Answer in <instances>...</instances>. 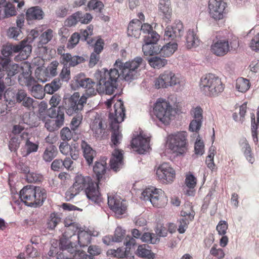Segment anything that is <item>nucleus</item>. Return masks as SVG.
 I'll return each mask as SVG.
<instances>
[{"label": "nucleus", "instance_id": "obj_19", "mask_svg": "<svg viewBox=\"0 0 259 259\" xmlns=\"http://www.w3.org/2000/svg\"><path fill=\"white\" fill-rule=\"evenodd\" d=\"M106 125L103 124V120L100 117L95 118L91 124V128L97 138H102L106 133Z\"/></svg>", "mask_w": 259, "mask_h": 259}, {"label": "nucleus", "instance_id": "obj_30", "mask_svg": "<svg viewBox=\"0 0 259 259\" xmlns=\"http://www.w3.org/2000/svg\"><path fill=\"white\" fill-rule=\"evenodd\" d=\"M239 144L247 160L250 163H253L254 159L251 153V147L246 139L245 138L241 139L240 140Z\"/></svg>", "mask_w": 259, "mask_h": 259}, {"label": "nucleus", "instance_id": "obj_25", "mask_svg": "<svg viewBox=\"0 0 259 259\" xmlns=\"http://www.w3.org/2000/svg\"><path fill=\"white\" fill-rule=\"evenodd\" d=\"M200 40L197 35V31L194 29H190L186 36V45L188 49L196 48L199 45Z\"/></svg>", "mask_w": 259, "mask_h": 259}, {"label": "nucleus", "instance_id": "obj_4", "mask_svg": "<svg viewBox=\"0 0 259 259\" xmlns=\"http://www.w3.org/2000/svg\"><path fill=\"white\" fill-rule=\"evenodd\" d=\"M201 91L207 96H218L224 89L221 79L213 74H207L201 78Z\"/></svg>", "mask_w": 259, "mask_h": 259}, {"label": "nucleus", "instance_id": "obj_10", "mask_svg": "<svg viewBox=\"0 0 259 259\" xmlns=\"http://www.w3.org/2000/svg\"><path fill=\"white\" fill-rule=\"evenodd\" d=\"M181 80L179 77L170 70H166L161 73L155 80V86L157 89L166 88L169 86H174L180 84Z\"/></svg>", "mask_w": 259, "mask_h": 259}, {"label": "nucleus", "instance_id": "obj_63", "mask_svg": "<svg viewBox=\"0 0 259 259\" xmlns=\"http://www.w3.org/2000/svg\"><path fill=\"white\" fill-rule=\"evenodd\" d=\"M249 46L252 50L259 52V33L252 38Z\"/></svg>", "mask_w": 259, "mask_h": 259}, {"label": "nucleus", "instance_id": "obj_56", "mask_svg": "<svg viewBox=\"0 0 259 259\" xmlns=\"http://www.w3.org/2000/svg\"><path fill=\"white\" fill-rule=\"evenodd\" d=\"M21 30L18 27H12L9 29L8 36L11 38L17 40L21 37Z\"/></svg>", "mask_w": 259, "mask_h": 259}, {"label": "nucleus", "instance_id": "obj_6", "mask_svg": "<svg viewBox=\"0 0 259 259\" xmlns=\"http://www.w3.org/2000/svg\"><path fill=\"white\" fill-rule=\"evenodd\" d=\"M87 100L86 96H82L80 97L78 93H74L69 98L64 99V110H65L67 114L69 116L78 113L82 110Z\"/></svg>", "mask_w": 259, "mask_h": 259}, {"label": "nucleus", "instance_id": "obj_13", "mask_svg": "<svg viewBox=\"0 0 259 259\" xmlns=\"http://www.w3.org/2000/svg\"><path fill=\"white\" fill-rule=\"evenodd\" d=\"M108 204L109 208L112 210L117 215H120L125 213L126 205L124 200H121L117 195H108Z\"/></svg>", "mask_w": 259, "mask_h": 259}, {"label": "nucleus", "instance_id": "obj_16", "mask_svg": "<svg viewBox=\"0 0 259 259\" xmlns=\"http://www.w3.org/2000/svg\"><path fill=\"white\" fill-rule=\"evenodd\" d=\"M211 52L218 56H223L230 51V45L227 39L218 38V36L213 40L211 46Z\"/></svg>", "mask_w": 259, "mask_h": 259}, {"label": "nucleus", "instance_id": "obj_58", "mask_svg": "<svg viewBox=\"0 0 259 259\" xmlns=\"http://www.w3.org/2000/svg\"><path fill=\"white\" fill-rule=\"evenodd\" d=\"M60 136L61 139L65 141H68L72 138V133L70 130L67 127H63L60 132Z\"/></svg>", "mask_w": 259, "mask_h": 259}, {"label": "nucleus", "instance_id": "obj_34", "mask_svg": "<svg viewBox=\"0 0 259 259\" xmlns=\"http://www.w3.org/2000/svg\"><path fill=\"white\" fill-rule=\"evenodd\" d=\"M62 83L59 78H55L51 82L47 83L44 87V91L47 94H53L61 87Z\"/></svg>", "mask_w": 259, "mask_h": 259}, {"label": "nucleus", "instance_id": "obj_41", "mask_svg": "<svg viewBox=\"0 0 259 259\" xmlns=\"http://www.w3.org/2000/svg\"><path fill=\"white\" fill-rule=\"evenodd\" d=\"M28 39H24L22 41V49L20 52L21 59H26L30 55L32 51V46Z\"/></svg>", "mask_w": 259, "mask_h": 259}, {"label": "nucleus", "instance_id": "obj_18", "mask_svg": "<svg viewBox=\"0 0 259 259\" xmlns=\"http://www.w3.org/2000/svg\"><path fill=\"white\" fill-rule=\"evenodd\" d=\"M112 155L110 160V168L114 171H117L123 165V151L115 149L113 151Z\"/></svg>", "mask_w": 259, "mask_h": 259}, {"label": "nucleus", "instance_id": "obj_64", "mask_svg": "<svg viewBox=\"0 0 259 259\" xmlns=\"http://www.w3.org/2000/svg\"><path fill=\"white\" fill-rule=\"evenodd\" d=\"M65 259H94L91 255L87 254L84 251L76 252L73 258L66 257Z\"/></svg>", "mask_w": 259, "mask_h": 259}, {"label": "nucleus", "instance_id": "obj_12", "mask_svg": "<svg viewBox=\"0 0 259 259\" xmlns=\"http://www.w3.org/2000/svg\"><path fill=\"white\" fill-rule=\"evenodd\" d=\"M227 3L223 0H209L208 9L210 17L216 20L222 19L227 13Z\"/></svg>", "mask_w": 259, "mask_h": 259}, {"label": "nucleus", "instance_id": "obj_48", "mask_svg": "<svg viewBox=\"0 0 259 259\" xmlns=\"http://www.w3.org/2000/svg\"><path fill=\"white\" fill-rule=\"evenodd\" d=\"M81 190L78 188L74 183L70 187L65 193V199L66 201H70L74 197L78 195Z\"/></svg>", "mask_w": 259, "mask_h": 259}, {"label": "nucleus", "instance_id": "obj_26", "mask_svg": "<svg viewBox=\"0 0 259 259\" xmlns=\"http://www.w3.org/2000/svg\"><path fill=\"white\" fill-rule=\"evenodd\" d=\"M141 22L138 19H133L129 23L127 27V35L128 36L139 38L141 35L140 25Z\"/></svg>", "mask_w": 259, "mask_h": 259}, {"label": "nucleus", "instance_id": "obj_44", "mask_svg": "<svg viewBox=\"0 0 259 259\" xmlns=\"http://www.w3.org/2000/svg\"><path fill=\"white\" fill-rule=\"evenodd\" d=\"M208 153L209 154L206 157L205 163L208 168L211 170H213L215 169V165L213 160V157L215 153V148L212 146L210 147Z\"/></svg>", "mask_w": 259, "mask_h": 259}, {"label": "nucleus", "instance_id": "obj_32", "mask_svg": "<svg viewBox=\"0 0 259 259\" xmlns=\"http://www.w3.org/2000/svg\"><path fill=\"white\" fill-rule=\"evenodd\" d=\"M17 15V11L15 7L11 3H8L3 8V10H0V19H3L5 18Z\"/></svg>", "mask_w": 259, "mask_h": 259}, {"label": "nucleus", "instance_id": "obj_11", "mask_svg": "<svg viewBox=\"0 0 259 259\" xmlns=\"http://www.w3.org/2000/svg\"><path fill=\"white\" fill-rule=\"evenodd\" d=\"M159 38L158 34L153 33L144 38V44L142 47V51L145 56H153L159 54L160 46L157 42Z\"/></svg>", "mask_w": 259, "mask_h": 259}, {"label": "nucleus", "instance_id": "obj_9", "mask_svg": "<svg viewBox=\"0 0 259 259\" xmlns=\"http://www.w3.org/2000/svg\"><path fill=\"white\" fill-rule=\"evenodd\" d=\"M0 64L4 70L3 78H5V74H7L5 77V83L8 85H11V77L20 72L22 70V68L17 64L12 63L9 58H3V57H0Z\"/></svg>", "mask_w": 259, "mask_h": 259}, {"label": "nucleus", "instance_id": "obj_59", "mask_svg": "<svg viewBox=\"0 0 259 259\" xmlns=\"http://www.w3.org/2000/svg\"><path fill=\"white\" fill-rule=\"evenodd\" d=\"M217 246L216 244L213 245L210 250V254L219 259H222L224 257L225 253L222 248H217Z\"/></svg>", "mask_w": 259, "mask_h": 259}, {"label": "nucleus", "instance_id": "obj_22", "mask_svg": "<svg viewBox=\"0 0 259 259\" xmlns=\"http://www.w3.org/2000/svg\"><path fill=\"white\" fill-rule=\"evenodd\" d=\"M99 183V182L97 183L93 182L84 191L88 198L96 203L99 202L101 199V194L98 190Z\"/></svg>", "mask_w": 259, "mask_h": 259}, {"label": "nucleus", "instance_id": "obj_31", "mask_svg": "<svg viewBox=\"0 0 259 259\" xmlns=\"http://www.w3.org/2000/svg\"><path fill=\"white\" fill-rule=\"evenodd\" d=\"M177 48L178 45L176 42H169L162 47H160L159 54L163 57H168L174 53Z\"/></svg>", "mask_w": 259, "mask_h": 259}, {"label": "nucleus", "instance_id": "obj_42", "mask_svg": "<svg viewBox=\"0 0 259 259\" xmlns=\"http://www.w3.org/2000/svg\"><path fill=\"white\" fill-rule=\"evenodd\" d=\"M250 88V82L248 79L239 77L236 81V89L240 92H246Z\"/></svg>", "mask_w": 259, "mask_h": 259}, {"label": "nucleus", "instance_id": "obj_55", "mask_svg": "<svg viewBox=\"0 0 259 259\" xmlns=\"http://www.w3.org/2000/svg\"><path fill=\"white\" fill-rule=\"evenodd\" d=\"M4 98L9 104L14 105L16 103V93L8 90L4 94Z\"/></svg>", "mask_w": 259, "mask_h": 259}, {"label": "nucleus", "instance_id": "obj_40", "mask_svg": "<svg viewBox=\"0 0 259 259\" xmlns=\"http://www.w3.org/2000/svg\"><path fill=\"white\" fill-rule=\"evenodd\" d=\"M149 65L154 68L159 69L167 64L166 59L157 56L152 57L148 60Z\"/></svg>", "mask_w": 259, "mask_h": 259}, {"label": "nucleus", "instance_id": "obj_60", "mask_svg": "<svg viewBox=\"0 0 259 259\" xmlns=\"http://www.w3.org/2000/svg\"><path fill=\"white\" fill-rule=\"evenodd\" d=\"M36 104L37 103L36 101L27 96L22 102L23 106L29 110H33Z\"/></svg>", "mask_w": 259, "mask_h": 259}, {"label": "nucleus", "instance_id": "obj_27", "mask_svg": "<svg viewBox=\"0 0 259 259\" xmlns=\"http://www.w3.org/2000/svg\"><path fill=\"white\" fill-rule=\"evenodd\" d=\"M93 182L92 179L88 176H84L82 175H78L75 178L74 184L82 191L86 190Z\"/></svg>", "mask_w": 259, "mask_h": 259}, {"label": "nucleus", "instance_id": "obj_1", "mask_svg": "<svg viewBox=\"0 0 259 259\" xmlns=\"http://www.w3.org/2000/svg\"><path fill=\"white\" fill-rule=\"evenodd\" d=\"M143 61L141 57H136L133 60L124 63L118 59L114 64V68L110 70L106 68L97 70L95 73V77L98 80L97 92L112 95L117 89V81L119 78L126 81H131L138 78L140 75L139 67Z\"/></svg>", "mask_w": 259, "mask_h": 259}, {"label": "nucleus", "instance_id": "obj_54", "mask_svg": "<svg viewBox=\"0 0 259 259\" xmlns=\"http://www.w3.org/2000/svg\"><path fill=\"white\" fill-rule=\"evenodd\" d=\"M142 32L145 35L144 38H145L149 34H153V33L158 34L156 31H154L152 26L148 23H144L140 25V32Z\"/></svg>", "mask_w": 259, "mask_h": 259}, {"label": "nucleus", "instance_id": "obj_5", "mask_svg": "<svg viewBox=\"0 0 259 259\" xmlns=\"http://www.w3.org/2000/svg\"><path fill=\"white\" fill-rule=\"evenodd\" d=\"M141 198L149 201L155 207H163L167 202V197L161 189L150 187L145 189L142 193Z\"/></svg>", "mask_w": 259, "mask_h": 259}, {"label": "nucleus", "instance_id": "obj_21", "mask_svg": "<svg viewBox=\"0 0 259 259\" xmlns=\"http://www.w3.org/2000/svg\"><path fill=\"white\" fill-rule=\"evenodd\" d=\"M78 85L86 89L85 93L82 96H85L87 99L91 96L94 95L96 94V90H95L94 86L95 82L93 81L90 78H84L78 81Z\"/></svg>", "mask_w": 259, "mask_h": 259}, {"label": "nucleus", "instance_id": "obj_20", "mask_svg": "<svg viewBox=\"0 0 259 259\" xmlns=\"http://www.w3.org/2000/svg\"><path fill=\"white\" fill-rule=\"evenodd\" d=\"M61 63L64 66H67L69 63V67L75 66L78 64L84 62L85 59L82 56H72L69 53H65L61 55Z\"/></svg>", "mask_w": 259, "mask_h": 259}, {"label": "nucleus", "instance_id": "obj_8", "mask_svg": "<svg viewBox=\"0 0 259 259\" xmlns=\"http://www.w3.org/2000/svg\"><path fill=\"white\" fill-rule=\"evenodd\" d=\"M186 132L182 131L169 136V148L177 155H182L187 150Z\"/></svg>", "mask_w": 259, "mask_h": 259}, {"label": "nucleus", "instance_id": "obj_2", "mask_svg": "<svg viewBox=\"0 0 259 259\" xmlns=\"http://www.w3.org/2000/svg\"><path fill=\"white\" fill-rule=\"evenodd\" d=\"M19 198L26 205L37 207L42 205L47 198V193L40 187L26 186L20 191Z\"/></svg>", "mask_w": 259, "mask_h": 259}, {"label": "nucleus", "instance_id": "obj_29", "mask_svg": "<svg viewBox=\"0 0 259 259\" xmlns=\"http://www.w3.org/2000/svg\"><path fill=\"white\" fill-rule=\"evenodd\" d=\"M107 163L106 160H102L101 161H96L93 167V171L96 175L97 179L99 182L102 179L106 171Z\"/></svg>", "mask_w": 259, "mask_h": 259}, {"label": "nucleus", "instance_id": "obj_28", "mask_svg": "<svg viewBox=\"0 0 259 259\" xmlns=\"http://www.w3.org/2000/svg\"><path fill=\"white\" fill-rule=\"evenodd\" d=\"M170 0H159L158 9L160 15L169 20L171 14Z\"/></svg>", "mask_w": 259, "mask_h": 259}, {"label": "nucleus", "instance_id": "obj_3", "mask_svg": "<svg viewBox=\"0 0 259 259\" xmlns=\"http://www.w3.org/2000/svg\"><path fill=\"white\" fill-rule=\"evenodd\" d=\"M125 111L123 103L119 100L114 105V112H110L109 115L110 128L112 131L111 140L114 146L119 144L122 138V135L119 131V123L123 121Z\"/></svg>", "mask_w": 259, "mask_h": 259}, {"label": "nucleus", "instance_id": "obj_33", "mask_svg": "<svg viewBox=\"0 0 259 259\" xmlns=\"http://www.w3.org/2000/svg\"><path fill=\"white\" fill-rule=\"evenodd\" d=\"M58 150L57 147L53 145L47 147L43 154L42 159L46 162H51L57 155Z\"/></svg>", "mask_w": 259, "mask_h": 259}, {"label": "nucleus", "instance_id": "obj_15", "mask_svg": "<svg viewBox=\"0 0 259 259\" xmlns=\"http://www.w3.org/2000/svg\"><path fill=\"white\" fill-rule=\"evenodd\" d=\"M183 31L182 23L180 21H177L172 25L168 26L166 27L164 33V39L174 40V41L176 42L181 37Z\"/></svg>", "mask_w": 259, "mask_h": 259}, {"label": "nucleus", "instance_id": "obj_49", "mask_svg": "<svg viewBox=\"0 0 259 259\" xmlns=\"http://www.w3.org/2000/svg\"><path fill=\"white\" fill-rule=\"evenodd\" d=\"M89 10H93L99 13H101L103 9L104 5L101 1L97 0H91L88 4Z\"/></svg>", "mask_w": 259, "mask_h": 259}, {"label": "nucleus", "instance_id": "obj_37", "mask_svg": "<svg viewBox=\"0 0 259 259\" xmlns=\"http://www.w3.org/2000/svg\"><path fill=\"white\" fill-rule=\"evenodd\" d=\"M148 247V246L146 244L139 245L137 250V254L141 257L147 258L148 259L154 258V253H152Z\"/></svg>", "mask_w": 259, "mask_h": 259}, {"label": "nucleus", "instance_id": "obj_52", "mask_svg": "<svg viewBox=\"0 0 259 259\" xmlns=\"http://www.w3.org/2000/svg\"><path fill=\"white\" fill-rule=\"evenodd\" d=\"M185 183L188 188L194 189L197 184V179L193 175L190 173L186 175Z\"/></svg>", "mask_w": 259, "mask_h": 259}, {"label": "nucleus", "instance_id": "obj_43", "mask_svg": "<svg viewBox=\"0 0 259 259\" xmlns=\"http://www.w3.org/2000/svg\"><path fill=\"white\" fill-rule=\"evenodd\" d=\"M61 219L58 213H51L47 225L49 229L53 230L56 226L61 222Z\"/></svg>", "mask_w": 259, "mask_h": 259}, {"label": "nucleus", "instance_id": "obj_61", "mask_svg": "<svg viewBox=\"0 0 259 259\" xmlns=\"http://www.w3.org/2000/svg\"><path fill=\"white\" fill-rule=\"evenodd\" d=\"M195 153L196 155H202L204 152V145L203 141L197 139L194 146Z\"/></svg>", "mask_w": 259, "mask_h": 259}, {"label": "nucleus", "instance_id": "obj_23", "mask_svg": "<svg viewBox=\"0 0 259 259\" xmlns=\"http://www.w3.org/2000/svg\"><path fill=\"white\" fill-rule=\"evenodd\" d=\"M45 14L41 8L38 6L32 7L26 12V19L28 21L40 20L43 19Z\"/></svg>", "mask_w": 259, "mask_h": 259}, {"label": "nucleus", "instance_id": "obj_46", "mask_svg": "<svg viewBox=\"0 0 259 259\" xmlns=\"http://www.w3.org/2000/svg\"><path fill=\"white\" fill-rule=\"evenodd\" d=\"M53 37V31L48 29L44 31L39 37V44L41 45H46L50 41Z\"/></svg>", "mask_w": 259, "mask_h": 259}, {"label": "nucleus", "instance_id": "obj_45", "mask_svg": "<svg viewBox=\"0 0 259 259\" xmlns=\"http://www.w3.org/2000/svg\"><path fill=\"white\" fill-rule=\"evenodd\" d=\"M251 134L253 140L255 143L258 142L257 130L259 123V117L257 116V119L255 120L254 114L251 116Z\"/></svg>", "mask_w": 259, "mask_h": 259}, {"label": "nucleus", "instance_id": "obj_47", "mask_svg": "<svg viewBox=\"0 0 259 259\" xmlns=\"http://www.w3.org/2000/svg\"><path fill=\"white\" fill-rule=\"evenodd\" d=\"M31 95L36 99H42L44 96L42 87L39 84H36L31 87L29 89Z\"/></svg>", "mask_w": 259, "mask_h": 259}, {"label": "nucleus", "instance_id": "obj_14", "mask_svg": "<svg viewBox=\"0 0 259 259\" xmlns=\"http://www.w3.org/2000/svg\"><path fill=\"white\" fill-rule=\"evenodd\" d=\"M158 179L163 183H170L175 178V171L167 163L160 164L156 170Z\"/></svg>", "mask_w": 259, "mask_h": 259}, {"label": "nucleus", "instance_id": "obj_7", "mask_svg": "<svg viewBox=\"0 0 259 259\" xmlns=\"http://www.w3.org/2000/svg\"><path fill=\"white\" fill-rule=\"evenodd\" d=\"M153 112L159 121L167 124L171 118L173 109L168 102L159 99L155 104Z\"/></svg>", "mask_w": 259, "mask_h": 259}, {"label": "nucleus", "instance_id": "obj_36", "mask_svg": "<svg viewBox=\"0 0 259 259\" xmlns=\"http://www.w3.org/2000/svg\"><path fill=\"white\" fill-rule=\"evenodd\" d=\"M48 113L51 118L60 119V117H62L63 121H64V108L61 106L51 107L49 109Z\"/></svg>", "mask_w": 259, "mask_h": 259}, {"label": "nucleus", "instance_id": "obj_24", "mask_svg": "<svg viewBox=\"0 0 259 259\" xmlns=\"http://www.w3.org/2000/svg\"><path fill=\"white\" fill-rule=\"evenodd\" d=\"M80 146L83 152V156L89 165L93 163V159L96 155V152L84 140H82Z\"/></svg>", "mask_w": 259, "mask_h": 259}, {"label": "nucleus", "instance_id": "obj_38", "mask_svg": "<svg viewBox=\"0 0 259 259\" xmlns=\"http://www.w3.org/2000/svg\"><path fill=\"white\" fill-rule=\"evenodd\" d=\"M64 121L62 117H60V119H49L45 123V127L50 132H54L58 130L61 126L63 125Z\"/></svg>", "mask_w": 259, "mask_h": 259}, {"label": "nucleus", "instance_id": "obj_35", "mask_svg": "<svg viewBox=\"0 0 259 259\" xmlns=\"http://www.w3.org/2000/svg\"><path fill=\"white\" fill-rule=\"evenodd\" d=\"M78 243L80 247L87 246L91 240V236L85 231H79L77 234Z\"/></svg>", "mask_w": 259, "mask_h": 259}, {"label": "nucleus", "instance_id": "obj_51", "mask_svg": "<svg viewBox=\"0 0 259 259\" xmlns=\"http://www.w3.org/2000/svg\"><path fill=\"white\" fill-rule=\"evenodd\" d=\"M81 14L80 12H77L68 17L65 21V24L67 26H74L79 22V19Z\"/></svg>", "mask_w": 259, "mask_h": 259}, {"label": "nucleus", "instance_id": "obj_50", "mask_svg": "<svg viewBox=\"0 0 259 259\" xmlns=\"http://www.w3.org/2000/svg\"><path fill=\"white\" fill-rule=\"evenodd\" d=\"M143 242L151 244H155L158 241L157 236L154 234L149 232L145 233L141 237Z\"/></svg>", "mask_w": 259, "mask_h": 259}, {"label": "nucleus", "instance_id": "obj_53", "mask_svg": "<svg viewBox=\"0 0 259 259\" xmlns=\"http://www.w3.org/2000/svg\"><path fill=\"white\" fill-rule=\"evenodd\" d=\"M125 231L121 227H117L115 231L114 237H112V241L119 242L122 241L125 235Z\"/></svg>", "mask_w": 259, "mask_h": 259}, {"label": "nucleus", "instance_id": "obj_39", "mask_svg": "<svg viewBox=\"0 0 259 259\" xmlns=\"http://www.w3.org/2000/svg\"><path fill=\"white\" fill-rule=\"evenodd\" d=\"M59 247L62 250H67L71 254L76 250L73 246V243L64 235L60 239Z\"/></svg>", "mask_w": 259, "mask_h": 259}, {"label": "nucleus", "instance_id": "obj_17", "mask_svg": "<svg viewBox=\"0 0 259 259\" xmlns=\"http://www.w3.org/2000/svg\"><path fill=\"white\" fill-rule=\"evenodd\" d=\"M149 141V137L146 138L140 133L139 135L132 140V147L138 153L144 154L150 148Z\"/></svg>", "mask_w": 259, "mask_h": 259}, {"label": "nucleus", "instance_id": "obj_57", "mask_svg": "<svg viewBox=\"0 0 259 259\" xmlns=\"http://www.w3.org/2000/svg\"><path fill=\"white\" fill-rule=\"evenodd\" d=\"M202 110L200 107L193 108L190 112L191 115L193 118V120L202 121Z\"/></svg>", "mask_w": 259, "mask_h": 259}, {"label": "nucleus", "instance_id": "obj_62", "mask_svg": "<svg viewBox=\"0 0 259 259\" xmlns=\"http://www.w3.org/2000/svg\"><path fill=\"white\" fill-rule=\"evenodd\" d=\"M190 220L186 218H182L179 220V227L178 231L180 234H183L188 228Z\"/></svg>", "mask_w": 259, "mask_h": 259}]
</instances>
